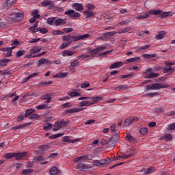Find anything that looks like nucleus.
Returning a JSON list of instances; mask_svg holds the SVG:
<instances>
[{
    "mask_svg": "<svg viewBox=\"0 0 175 175\" xmlns=\"http://www.w3.org/2000/svg\"><path fill=\"white\" fill-rule=\"evenodd\" d=\"M24 54H25V51L22 50V51H18V52H16V57L18 58L20 57H22V55H24Z\"/></svg>",
    "mask_w": 175,
    "mask_h": 175,
    "instance_id": "nucleus-47",
    "label": "nucleus"
},
{
    "mask_svg": "<svg viewBox=\"0 0 175 175\" xmlns=\"http://www.w3.org/2000/svg\"><path fill=\"white\" fill-rule=\"evenodd\" d=\"M161 88H169V85L163 83H154L152 85V90H157Z\"/></svg>",
    "mask_w": 175,
    "mask_h": 175,
    "instance_id": "nucleus-2",
    "label": "nucleus"
},
{
    "mask_svg": "<svg viewBox=\"0 0 175 175\" xmlns=\"http://www.w3.org/2000/svg\"><path fill=\"white\" fill-rule=\"evenodd\" d=\"M68 95L71 97L73 98L75 96H80L81 94L80 92H77L76 90H74L73 92H71L68 94Z\"/></svg>",
    "mask_w": 175,
    "mask_h": 175,
    "instance_id": "nucleus-38",
    "label": "nucleus"
},
{
    "mask_svg": "<svg viewBox=\"0 0 175 175\" xmlns=\"http://www.w3.org/2000/svg\"><path fill=\"white\" fill-rule=\"evenodd\" d=\"M54 126L55 127L53 129V132H57V131H59V129H61L59 123H57V122L55 123Z\"/></svg>",
    "mask_w": 175,
    "mask_h": 175,
    "instance_id": "nucleus-48",
    "label": "nucleus"
},
{
    "mask_svg": "<svg viewBox=\"0 0 175 175\" xmlns=\"http://www.w3.org/2000/svg\"><path fill=\"white\" fill-rule=\"evenodd\" d=\"M79 106L81 107H83L84 106H92L91 104V100H88V101H81V103H79Z\"/></svg>",
    "mask_w": 175,
    "mask_h": 175,
    "instance_id": "nucleus-35",
    "label": "nucleus"
},
{
    "mask_svg": "<svg viewBox=\"0 0 175 175\" xmlns=\"http://www.w3.org/2000/svg\"><path fill=\"white\" fill-rule=\"evenodd\" d=\"M52 3H53V1H51V0H44L41 3V6H42V8H47V6H50Z\"/></svg>",
    "mask_w": 175,
    "mask_h": 175,
    "instance_id": "nucleus-21",
    "label": "nucleus"
},
{
    "mask_svg": "<svg viewBox=\"0 0 175 175\" xmlns=\"http://www.w3.org/2000/svg\"><path fill=\"white\" fill-rule=\"evenodd\" d=\"M68 76V72H59L55 75V77L59 79H62L63 77H66Z\"/></svg>",
    "mask_w": 175,
    "mask_h": 175,
    "instance_id": "nucleus-40",
    "label": "nucleus"
},
{
    "mask_svg": "<svg viewBox=\"0 0 175 175\" xmlns=\"http://www.w3.org/2000/svg\"><path fill=\"white\" fill-rule=\"evenodd\" d=\"M8 62H9V59L0 60V66H6V65H8Z\"/></svg>",
    "mask_w": 175,
    "mask_h": 175,
    "instance_id": "nucleus-44",
    "label": "nucleus"
},
{
    "mask_svg": "<svg viewBox=\"0 0 175 175\" xmlns=\"http://www.w3.org/2000/svg\"><path fill=\"white\" fill-rule=\"evenodd\" d=\"M40 116L36 113H33L29 116V120H38V118H40Z\"/></svg>",
    "mask_w": 175,
    "mask_h": 175,
    "instance_id": "nucleus-50",
    "label": "nucleus"
},
{
    "mask_svg": "<svg viewBox=\"0 0 175 175\" xmlns=\"http://www.w3.org/2000/svg\"><path fill=\"white\" fill-rule=\"evenodd\" d=\"M17 13V9L13 10L12 12L10 14V18H11L12 21L16 23V16Z\"/></svg>",
    "mask_w": 175,
    "mask_h": 175,
    "instance_id": "nucleus-20",
    "label": "nucleus"
},
{
    "mask_svg": "<svg viewBox=\"0 0 175 175\" xmlns=\"http://www.w3.org/2000/svg\"><path fill=\"white\" fill-rule=\"evenodd\" d=\"M106 50V46H100V47H96V51L98 53H100V51H105Z\"/></svg>",
    "mask_w": 175,
    "mask_h": 175,
    "instance_id": "nucleus-57",
    "label": "nucleus"
},
{
    "mask_svg": "<svg viewBox=\"0 0 175 175\" xmlns=\"http://www.w3.org/2000/svg\"><path fill=\"white\" fill-rule=\"evenodd\" d=\"M125 139L127 140V142H130V143H135V142H136L135 137H133V136H132L131 134H126Z\"/></svg>",
    "mask_w": 175,
    "mask_h": 175,
    "instance_id": "nucleus-24",
    "label": "nucleus"
},
{
    "mask_svg": "<svg viewBox=\"0 0 175 175\" xmlns=\"http://www.w3.org/2000/svg\"><path fill=\"white\" fill-rule=\"evenodd\" d=\"M87 10H94L95 9V5L92 3H88L86 5Z\"/></svg>",
    "mask_w": 175,
    "mask_h": 175,
    "instance_id": "nucleus-51",
    "label": "nucleus"
},
{
    "mask_svg": "<svg viewBox=\"0 0 175 175\" xmlns=\"http://www.w3.org/2000/svg\"><path fill=\"white\" fill-rule=\"evenodd\" d=\"M115 146H117V142L110 138L108 141V145L107 146V148L113 149Z\"/></svg>",
    "mask_w": 175,
    "mask_h": 175,
    "instance_id": "nucleus-13",
    "label": "nucleus"
},
{
    "mask_svg": "<svg viewBox=\"0 0 175 175\" xmlns=\"http://www.w3.org/2000/svg\"><path fill=\"white\" fill-rule=\"evenodd\" d=\"M174 70V68H172V66H170L169 68H164L163 69V73H169L170 72H173Z\"/></svg>",
    "mask_w": 175,
    "mask_h": 175,
    "instance_id": "nucleus-43",
    "label": "nucleus"
},
{
    "mask_svg": "<svg viewBox=\"0 0 175 175\" xmlns=\"http://www.w3.org/2000/svg\"><path fill=\"white\" fill-rule=\"evenodd\" d=\"M111 140H113L115 142H118L119 139H120V135H118V133L112 135V137H111Z\"/></svg>",
    "mask_w": 175,
    "mask_h": 175,
    "instance_id": "nucleus-53",
    "label": "nucleus"
},
{
    "mask_svg": "<svg viewBox=\"0 0 175 175\" xmlns=\"http://www.w3.org/2000/svg\"><path fill=\"white\" fill-rule=\"evenodd\" d=\"M90 38V34H83L81 36H70V34H68L66 36H64L62 37V41L66 42L68 44H71L72 42H78V40H84V39H87Z\"/></svg>",
    "mask_w": 175,
    "mask_h": 175,
    "instance_id": "nucleus-1",
    "label": "nucleus"
},
{
    "mask_svg": "<svg viewBox=\"0 0 175 175\" xmlns=\"http://www.w3.org/2000/svg\"><path fill=\"white\" fill-rule=\"evenodd\" d=\"M73 54H76V52L75 51H69V50H65L63 53H62V55L63 57H70L72 55H73Z\"/></svg>",
    "mask_w": 175,
    "mask_h": 175,
    "instance_id": "nucleus-23",
    "label": "nucleus"
},
{
    "mask_svg": "<svg viewBox=\"0 0 175 175\" xmlns=\"http://www.w3.org/2000/svg\"><path fill=\"white\" fill-rule=\"evenodd\" d=\"M93 166H102V163L99 160H94L93 161Z\"/></svg>",
    "mask_w": 175,
    "mask_h": 175,
    "instance_id": "nucleus-58",
    "label": "nucleus"
},
{
    "mask_svg": "<svg viewBox=\"0 0 175 175\" xmlns=\"http://www.w3.org/2000/svg\"><path fill=\"white\" fill-rule=\"evenodd\" d=\"M89 54H90V55H89V58H91V59L94 58L95 55H96V54H98V52H97L96 48L92 50L89 49Z\"/></svg>",
    "mask_w": 175,
    "mask_h": 175,
    "instance_id": "nucleus-25",
    "label": "nucleus"
},
{
    "mask_svg": "<svg viewBox=\"0 0 175 175\" xmlns=\"http://www.w3.org/2000/svg\"><path fill=\"white\" fill-rule=\"evenodd\" d=\"M44 64H46V65H50V64H51V61H50L46 58H42L41 59H39L38 67L40 68V66L43 65Z\"/></svg>",
    "mask_w": 175,
    "mask_h": 175,
    "instance_id": "nucleus-9",
    "label": "nucleus"
},
{
    "mask_svg": "<svg viewBox=\"0 0 175 175\" xmlns=\"http://www.w3.org/2000/svg\"><path fill=\"white\" fill-rule=\"evenodd\" d=\"M61 136H64V133L51 135L49 137V139H57L58 137H61Z\"/></svg>",
    "mask_w": 175,
    "mask_h": 175,
    "instance_id": "nucleus-52",
    "label": "nucleus"
},
{
    "mask_svg": "<svg viewBox=\"0 0 175 175\" xmlns=\"http://www.w3.org/2000/svg\"><path fill=\"white\" fill-rule=\"evenodd\" d=\"M14 49H16V46H12L11 48H6L5 52L7 53L5 54V57H12V53Z\"/></svg>",
    "mask_w": 175,
    "mask_h": 175,
    "instance_id": "nucleus-22",
    "label": "nucleus"
},
{
    "mask_svg": "<svg viewBox=\"0 0 175 175\" xmlns=\"http://www.w3.org/2000/svg\"><path fill=\"white\" fill-rule=\"evenodd\" d=\"M154 172H155V168H154L153 167H151L146 170L144 172V174H150V173H154Z\"/></svg>",
    "mask_w": 175,
    "mask_h": 175,
    "instance_id": "nucleus-42",
    "label": "nucleus"
},
{
    "mask_svg": "<svg viewBox=\"0 0 175 175\" xmlns=\"http://www.w3.org/2000/svg\"><path fill=\"white\" fill-rule=\"evenodd\" d=\"M21 18H24V12H23V11L21 12L16 11V21H18V20H21Z\"/></svg>",
    "mask_w": 175,
    "mask_h": 175,
    "instance_id": "nucleus-29",
    "label": "nucleus"
},
{
    "mask_svg": "<svg viewBox=\"0 0 175 175\" xmlns=\"http://www.w3.org/2000/svg\"><path fill=\"white\" fill-rule=\"evenodd\" d=\"M120 66H122V62H118L113 63L110 66V69H116V68H120Z\"/></svg>",
    "mask_w": 175,
    "mask_h": 175,
    "instance_id": "nucleus-28",
    "label": "nucleus"
},
{
    "mask_svg": "<svg viewBox=\"0 0 175 175\" xmlns=\"http://www.w3.org/2000/svg\"><path fill=\"white\" fill-rule=\"evenodd\" d=\"M84 159H88V161H91V159H92V156H90V158H88V155L78 157L73 159V162L77 163V162H80L81 161H84Z\"/></svg>",
    "mask_w": 175,
    "mask_h": 175,
    "instance_id": "nucleus-5",
    "label": "nucleus"
},
{
    "mask_svg": "<svg viewBox=\"0 0 175 175\" xmlns=\"http://www.w3.org/2000/svg\"><path fill=\"white\" fill-rule=\"evenodd\" d=\"M84 110V108H72L70 109H66L64 111L65 114H72V113H79V111H83Z\"/></svg>",
    "mask_w": 175,
    "mask_h": 175,
    "instance_id": "nucleus-4",
    "label": "nucleus"
},
{
    "mask_svg": "<svg viewBox=\"0 0 175 175\" xmlns=\"http://www.w3.org/2000/svg\"><path fill=\"white\" fill-rule=\"evenodd\" d=\"M159 73H149L145 76V79H152V77H158Z\"/></svg>",
    "mask_w": 175,
    "mask_h": 175,
    "instance_id": "nucleus-33",
    "label": "nucleus"
},
{
    "mask_svg": "<svg viewBox=\"0 0 175 175\" xmlns=\"http://www.w3.org/2000/svg\"><path fill=\"white\" fill-rule=\"evenodd\" d=\"M38 148L40 149L41 152H44V151H47L49 150V146L47 145H42L38 146Z\"/></svg>",
    "mask_w": 175,
    "mask_h": 175,
    "instance_id": "nucleus-41",
    "label": "nucleus"
},
{
    "mask_svg": "<svg viewBox=\"0 0 175 175\" xmlns=\"http://www.w3.org/2000/svg\"><path fill=\"white\" fill-rule=\"evenodd\" d=\"M59 172V171H58V168H57L56 167H52L49 170L50 174L52 175L58 174Z\"/></svg>",
    "mask_w": 175,
    "mask_h": 175,
    "instance_id": "nucleus-32",
    "label": "nucleus"
},
{
    "mask_svg": "<svg viewBox=\"0 0 175 175\" xmlns=\"http://www.w3.org/2000/svg\"><path fill=\"white\" fill-rule=\"evenodd\" d=\"M63 142H65L66 143H72L73 141L72 139H69L68 136H65L63 137Z\"/></svg>",
    "mask_w": 175,
    "mask_h": 175,
    "instance_id": "nucleus-61",
    "label": "nucleus"
},
{
    "mask_svg": "<svg viewBox=\"0 0 175 175\" xmlns=\"http://www.w3.org/2000/svg\"><path fill=\"white\" fill-rule=\"evenodd\" d=\"M169 14H170V12H165L161 14V18H165V17H169Z\"/></svg>",
    "mask_w": 175,
    "mask_h": 175,
    "instance_id": "nucleus-63",
    "label": "nucleus"
},
{
    "mask_svg": "<svg viewBox=\"0 0 175 175\" xmlns=\"http://www.w3.org/2000/svg\"><path fill=\"white\" fill-rule=\"evenodd\" d=\"M117 33V31H110V32H107L103 33L104 38H106L107 39H109V38L111 36H114Z\"/></svg>",
    "mask_w": 175,
    "mask_h": 175,
    "instance_id": "nucleus-27",
    "label": "nucleus"
},
{
    "mask_svg": "<svg viewBox=\"0 0 175 175\" xmlns=\"http://www.w3.org/2000/svg\"><path fill=\"white\" fill-rule=\"evenodd\" d=\"M69 43L68 42H63L62 44V45L60 46L59 49H61V50L64 49H66V47H68V46H69Z\"/></svg>",
    "mask_w": 175,
    "mask_h": 175,
    "instance_id": "nucleus-64",
    "label": "nucleus"
},
{
    "mask_svg": "<svg viewBox=\"0 0 175 175\" xmlns=\"http://www.w3.org/2000/svg\"><path fill=\"white\" fill-rule=\"evenodd\" d=\"M13 157H15V153H8L5 156V157L7 158V159H12Z\"/></svg>",
    "mask_w": 175,
    "mask_h": 175,
    "instance_id": "nucleus-56",
    "label": "nucleus"
},
{
    "mask_svg": "<svg viewBox=\"0 0 175 175\" xmlns=\"http://www.w3.org/2000/svg\"><path fill=\"white\" fill-rule=\"evenodd\" d=\"M136 61H140V57H135L128 59L127 60H126L125 64H129L131 62H135Z\"/></svg>",
    "mask_w": 175,
    "mask_h": 175,
    "instance_id": "nucleus-36",
    "label": "nucleus"
},
{
    "mask_svg": "<svg viewBox=\"0 0 175 175\" xmlns=\"http://www.w3.org/2000/svg\"><path fill=\"white\" fill-rule=\"evenodd\" d=\"M77 169L80 170L81 172H85V170H87L88 169V166L84 163H79L77 165Z\"/></svg>",
    "mask_w": 175,
    "mask_h": 175,
    "instance_id": "nucleus-16",
    "label": "nucleus"
},
{
    "mask_svg": "<svg viewBox=\"0 0 175 175\" xmlns=\"http://www.w3.org/2000/svg\"><path fill=\"white\" fill-rule=\"evenodd\" d=\"M72 6L77 12H81V10H84V8H83V4L81 3H75L72 4Z\"/></svg>",
    "mask_w": 175,
    "mask_h": 175,
    "instance_id": "nucleus-14",
    "label": "nucleus"
},
{
    "mask_svg": "<svg viewBox=\"0 0 175 175\" xmlns=\"http://www.w3.org/2000/svg\"><path fill=\"white\" fill-rule=\"evenodd\" d=\"M16 2H17V0H7L4 3V6H13Z\"/></svg>",
    "mask_w": 175,
    "mask_h": 175,
    "instance_id": "nucleus-31",
    "label": "nucleus"
},
{
    "mask_svg": "<svg viewBox=\"0 0 175 175\" xmlns=\"http://www.w3.org/2000/svg\"><path fill=\"white\" fill-rule=\"evenodd\" d=\"M83 14L86 16V18H91L95 16V14L94 13V11L92 10H86L85 11L83 12Z\"/></svg>",
    "mask_w": 175,
    "mask_h": 175,
    "instance_id": "nucleus-11",
    "label": "nucleus"
},
{
    "mask_svg": "<svg viewBox=\"0 0 175 175\" xmlns=\"http://www.w3.org/2000/svg\"><path fill=\"white\" fill-rule=\"evenodd\" d=\"M53 127V124L51 123H46L44 126V131H49V129H51Z\"/></svg>",
    "mask_w": 175,
    "mask_h": 175,
    "instance_id": "nucleus-46",
    "label": "nucleus"
},
{
    "mask_svg": "<svg viewBox=\"0 0 175 175\" xmlns=\"http://www.w3.org/2000/svg\"><path fill=\"white\" fill-rule=\"evenodd\" d=\"M162 10H153L152 11H149L148 12V14H154V16H158L159 14H161Z\"/></svg>",
    "mask_w": 175,
    "mask_h": 175,
    "instance_id": "nucleus-26",
    "label": "nucleus"
},
{
    "mask_svg": "<svg viewBox=\"0 0 175 175\" xmlns=\"http://www.w3.org/2000/svg\"><path fill=\"white\" fill-rule=\"evenodd\" d=\"M148 17V14H146L145 15H139L136 16L137 20H143V18H147Z\"/></svg>",
    "mask_w": 175,
    "mask_h": 175,
    "instance_id": "nucleus-55",
    "label": "nucleus"
},
{
    "mask_svg": "<svg viewBox=\"0 0 175 175\" xmlns=\"http://www.w3.org/2000/svg\"><path fill=\"white\" fill-rule=\"evenodd\" d=\"M65 24H66V21L64 20V19H62V18H59V19H57L55 21V25L56 27H58L59 25H65Z\"/></svg>",
    "mask_w": 175,
    "mask_h": 175,
    "instance_id": "nucleus-17",
    "label": "nucleus"
},
{
    "mask_svg": "<svg viewBox=\"0 0 175 175\" xmlns=\"http://www.w3.org/2000/svg\"><path fill=\"white\" fill-rule=\"evenodd\" d=\"M79 65H80V61H79V59H75L72 61L70 63V69L71 72H75V68H76V66H79Z\"/></svg>",
    "mask_w": 175,
    "mask_h": 175,
    "instance_id": "nucleus-7",
    "label": "nucleus"
},
{
    "mask_svg": "<svg viewBox=\"0 0 175 175\" xmlns=\"http://www.w3.org/2000/svg\"><path fill=\"white\" fill-rule=\"evenodd\" d=\"M32 172H33V170L32 169H27V170H23L22 171V173H23V174L29 175V174H31V173H32Z\"/></svg>",
    "mask_w": 175,
    "mask_h": 175,
    "instance_id": "nucleus-49",
    "label": "nucleus"
},
{
    "mask_svg": "<svg viewBox=\"0 0 175 175\" xmlns=\"http://www.w3.org/2000/svg\"><path fill=\"white\" fill-rule=\"evenodd\" d=\"M142 57L145 59H148L150 58H155L157 57V54H152V55H150V54H144L142 55Z\"/></svg>",
    "mask_w": 175,
    "mask_h": 175,
    "instance_id": "nucleus-39",
    "label": "nucleus"
},
{
    "mask_svg": "<svg viewBox=\"0 0 175 175\" xmlns=\"http://www.w3.org/2000/svg\"><path fill=\"white\" fill-rule=\"evenodd\" d=\"M147 132H148V129L144 127L140 129L139 130V133H141V135H146V133H147Z\"/></svg>",
    "mask_w": 175,
    "mask_h": 175,
    "instance_id": "nucleus-54",
    "label": "nucleus"
},
{
    "mask_svg": "<svg viewBox=\"0 0 175 175\" xmlns=\"http://www.w3.org/2000/svg\"><path fill=\"white\" fill-rule=\"evenodd\" d=\"M165 35H166V31H159L158 34L155 36V39L157 40H161V39H163V38H165Z\"/></svg>",
    "mask_w": 175,
    "mask_h": 175,
    "instance_id": "nucleus-12",
    "label": "nucleus"
},
{
    "mask_svg": "<svg viewBox=\"0 0 175 175\" xmlns=\"http://www.w3.org/2000/svg\"><path fill=\"white\" fill-rule=\"evenodd\" d=\"M37 110H46V109H49V105L42 104L36 107Z\"/></svg>",
    "mask_w": 175,
    "mask_h": 175,
    "instance_id": "nucleus-34",
    "label": "nucleus"
},
{
    "mask_svg": "<svg viewBox=\"0 0 175 175\" xmlns=\"http://www.w3.org/2000/svg\"><path fill=\"white\" fill-rule=\"evenodd\" d=\"M135 152H132L129 154H123L122 156L119 155L113 159V161H119V159H122V158H125V159H129V158H131V157H133L135 155Z\"/></svg>",
    "mask_w": 175,
    "mask_h": 175,
    "instance_id": "nucleus-6",
    "label": "nucleus"
},
{
    "mask_svg": "<svg viewBox=\"0 0 175 175\" xmlns=\"http://www.w3.org/2000/svg\"><path fill=\"white\" fill-rule=\"evenodd\" d=\"M64 14L66 16H70V17H80V13L75 12L73 10H70L68 11H66Z\"/></svg>",
    "mask_w": 175,
    "mask_h": 175,
    "instance_id": "nucleus-3",
    "label": "nucleus"
},
{
    "mask_svg": "<svg viewBox=\"0 0 175 175\" xmlns=\"http://www.w3.org/2000/svg\"><path fill=\"white\" fill-rule=\"evenodd\" d=\"M168 131H175V123L170 124L167 128Z\"/></svg>",
    "mask_w": 175,
    "mask_h": 175,
    "instance_id": "nucleus-62",
    "label": "nucleus"
},
{
    "mask_svg": "<svg viewBox=\"0 0 175 175\" xmlns=\"http://www.w3.org/2000/svg\"><path fill=\"white\" fill-rule=\"evenodd\" d=\"M90 87V82L86 81L81 85V88H88Z\"/></svg>",
    "mask_w": 175,
    "mask_h": 175,
    "instance_id": "nucleus-59",
    "label": "nucleus"
},
{
    "mask_svg": "<svg viewBox=\"0 0 175 175\" xmlns=\"http://www.w3.org/2000/svg\"><path fill=\"white\" fill-rule=\"evenodd\" d=\"M150 45H144L143 46H140L138 48V51H142V50H147V49H150Z\"/></svg>",
    "mask_w": 175,
    "mask_h": 175,
    "instance_id": "nucleus-60",
    "label": "nucleus"
},
{
    "mask_svg": "<svg viewBox=\"0 0 175 175\" xmlns=\"http://www.w3.org/2000/svg\"><path fill=\"white\" fill-rule=\"evenodd\" d=\"M57 122L59 123V126H60L61 128H64V127L66 126V125H68V124H69V122H70V121L69 120H67L66 121L62 120Z\"/></svg>",
    "mask_w": 175,
    "mask_h": 175,
    "instance_id": "nucleus-19",
    "label": "nucleus"
},
{
    "mask_svg": "<svg viewBox=\"0 0 175 175\" xmlns=\"http://www.w3.org/2000/svg\"><path fill=\"white\" fill-rule=\"evenodd\" d=\"M91 105H95V103H98V102H99V100H103V97H100V96H96V97H91Z\"/></svg>",
    "mask_w": 175,
    "mask_h": 175,
    "instance_id": "nucleus-15",
    "label": "nucleus"
},
{
    "mask_svg": "<svg viewBox=\"0 0 175 175\" xmlns=\"http://www.w3.org/2000/svg\"><path fill=\"white\" fill-rule=\"evenodd\" d=\"M128 88L126 86V85H119V86H118V87H115L114 88V90H115V91H121V90H122V91H125V90H126Z\"/></svg>",
    "mask_w": 175,
    "mask_h": 175,
    "instance_id": "nucleus-37",
    "label": "nucleus"
},
{
    "mask_svg": "<svg viewBox=\"0 0 175 175\" xmlns=\"http://www.w3.org/2000/svg\"><path fill=\"white\" fill-rule=\"evenodd\" d=\"M42 100H46L44 103H50L51 102V94H45L41 97Z\"/></svg>",
    "mask_w": 175,
    "mask_h": 175,
    "instance_id": "nucleus-18",
    "label": "nucleus"
},
{
    "mask_svg": "<svg viewBox=\"0 0 175 175\" xmlns=\"http://www.w3.org/2000/svg\"><path fill=\"white\" fill-rule=\"evenodd\" d=\"M26 155H28V152L15 153L14 157L16 159L18 160V159H21L22 158H24V157H26Z\"/></svg>",
    "mask_w": 175,
    "mask_h": 175,
    "instance_id": "nucleus-10",
    "label": "nucleus"
},
{
    "mask_svg": "<svg viewBox=\"0 0 175 175\" xmlns=\"http://www.w3.org/2000/svg\"><path fill=\"white\" fill-rule=\"evenodd\" d=\"M35 111V109H27L25 111V117H28L29 116H31Z\"/></svg>",
    "mask_w": 175,
    "mask_h": 175,
    "instance_id": "nucleus-45",
    "label": "nucleus"
},
{
    "mask_svg": "<svg viewBox=\"0 0 175 175\" xmlns=\"http://www.w3.org/2000/svg\"><path fill=\"white\" fill-rule=\"evenodd\" d=\"M42 46H33L31 49H30V54H37V53H40V51H42Z\"/></svg>",
    "mask_w": 175,
    "mask_h": 175,
    "instance_id": "nucleus-8",
    "label": "nucleus"
},
{
    "mask_svg": "<svg viewBox=\"0 0 175 175\" xmlns=\"http://www.w3.org/2000/svg\"><path fill=\"white\" fill-rule=\"evenodd\" d=\"M133 120H132V118L130 117V118H126L125 120H124V122L123 124L124 126H129V125H131V124H132Z\"/></svg>",
    "mask_w": 175,
    "mask_h": 175,
    "instance_id": "nucleus-30",
    "label": "nucleus"
}]
</instances>
